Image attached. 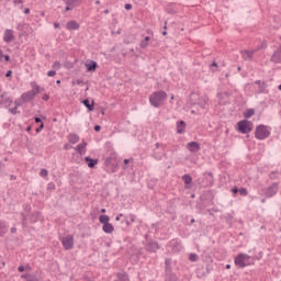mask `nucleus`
I'll list each match as a JSON object with an SVG mask.
<instances>
[{
    "label": "nucleus",
    "mask_w": 281,
    "mask_h": 281,
    "mask_svg": "<svg viewBox=\"0 0 281 281\" xmlns=\"http://www.w3.org/2000/svg\"><path fill=\"white\" fill-rule=\"evenodd\" d=\"M184 131H186V122L180 121L177 124V133H179V135H181Z\"/></svg>",
    "instance_id": "393cba45"
},
{
    "label": "nucleus",
    "mask_w": 281,
    "mask_h": 281,
    "mask_svg": "<svg viewBox=\"0 0 281 281\" xmlns=\"http://www.w3.org/2000/svg\"><path fill=\"white\" fill-rule=\"evenodd\" d=\"M168 100V93L164 90L156 91L149 95V104L155 106V109H159V106H164V102Z\"/></svg>",
    "instance_id": "f257e3e1"
},
{
    "label": "nucleus",
    "mask_w": 281,
    "mask_h": 281,
    "mask_svg": "<svg viewBox=\"0 0 281 281\" xmlns=\"http://www.w3.org/2000/svg\"><path fill=\"white\" fill-rule=\"evenodd\" d=\"M34 98H36V95L32 91H27L21 95V100L24 102H31V100H34Z\"/></svg>",
    "instance_id": "f8f14e48"
},
{
    "label": "nucleus",
    "mask_w": 281,
    "mask_h": 281,
    "mask_svg": "<svg viewBox=\"0 0 281 281\" xmlns=\"http://www.w3.org/2000/svg\"><path fill=\"white\" fill-rule=\"evenodd\" d=\"M11 234H16V227L11 228Z\"/></svg>",
    "instance_id": "13d9d810"
},
{
    "label": "nucleus",
    "mask_w": 281,
    "mask_h": 281,
    "mask_svg": "<svg viewBox=\"0 0 281 281\" xmlns=\"http://www.w3.org/2000/svg\"><path fill=\"white\" fill-rule=\"evenodd\" d=\"M61 244L66 251L74 249V235H67L66 237H63Z\"/></svg>",
    "instance_id": "423d86ee"
},
{
    "label": "nucleus",
    "mask_w": 281,
    "mask_h": 281,
    "mask_svg": "<svg viewBox=\"0 0 281 281\" xmlns=\"http://www.w3.org/2000/svg\"><path fill=\"white\" fill-rule=\"evenodd\" d=\"M66 5H71V8L76 5H80L82 3V0H64Z\"/></svg>",
    "instance_id": "a878e982"
},
{
    "label": "nucleus",
    "mask_w": 281,
    "mask_h": 281,
    "mask_svg": "<svg viewBox=\"0 0 281 281\" xmlns=\"http://www.w3.org/2000/svg\"><path fill=\"white\" fill-rule=\"evenodd\" d=\"M122 216H124V214H119V215L115 217V221H120V218H122Z\"/></svg>",
    "instance_id": "6e6d98bb"
},
{
    "label": "nucleus",
    "mask_w": 281,
    "mask_h": 281,
    "mask_svg": "<svg viewBox=\"0 0 281 281\" xmlns=\"http://www.w3.org/2000/svg\"><path fill=\"white\" fill-rule=\"evenodd\" d=\"M239 194H240L241 196H247V194H248L247 189L240 188V189H239Z\"/></svg>",
    "instance_id": "4c0bfd02"
},
{
    "label": "nucleus",
    "mask_w": 281,
    "mask_h": 281,
    "mask_svg": "<svg viewBox=\"0 0 281 281\" xmlns=\"http://www.w3.org/2000/svg\"><path fill=\"white\" fill-rule=\"evenodd\" d=\"M125 10H133V4L131 3L125 4Z\"/></svg>",
    "instance_id": "49530a36"
},
{
    "label": "nucleus",
    "mask_w": 281,
    "mask_h": 281,
    "mask_svg": "<svg viewBox=\"0 0 281 281\" xmlns=\"http://www.w3.org/2000/svg\"><path fill=\"white\" fill-rule=\"evenodd\" d=\"M80 29V24L76 21H69L67 23V30H79Z\"/></svg>",
    "instance_id": "5701e85b"
},
{
    "label": "nucleus",
    "mask_w": 281,
    "mask_h": 281,
    "mask_svg": "<svg viewBox=\"0 0 281 281\" xmlns=\"http://www.w3.org/2000/svg\"><path fill=\"white\" fill-rule=\"evenodd\" d=\"M237 126H238L239 133L247 134V133H251L254 128V123L245 120V121L238 122Z\"/></svg>",
    "instance_id": "20e7f679"
},
{
    "label": "nucleus",
    "mask_w": 281,
    "mask_h": 281,
    "mask_svg": "<svg viewBox=\"0 0 281 281\" xmlns=\"http://www.w3.org/2000/svg\"><path fill=\"white\" fill-rule=\"evenodd\" d=\"M271 63H281V47L277 49L273 55L271 56Z\"/></svg>",
    "instance_id": "4468645a"
},
{
    "label": "nucleus",
    "mask_w": 281,
    "mask_h": 281,
    "mask_svg": "<svg viewBox=\"0 0 281 281\" xmlns=\"http://www.w3.org/2000/svg\"><path fill=\"white\" fill-rule=\"evenodd\" d=\"M68 142L70 144H78L80 142V136H78L77 134H70L68 136Z\"/></svg>",
    "instance_id": "b1692460"
},
{
    "label": "nucleus",
    "mask_w": 281,
    "mask_h": 281,
    "mask_svg": "<svg viewBox=\"0 0 281 281\" xmlns=\"http://www.w3.org/2000/svg\"><path fill=\"white\" fill-rule=\"evenodd\" d=\"M172 100H175V94H171L170 97V103L172 104Z\"/></svg>",
    "instance_id": "680f3d73"
},
{
    "label": "nucleus",
    "mask_w": 281,
    "mask_h": 281,
    "mask_svg": "<svg viewBox=\"0 0 281 281\" xmlns=\"http://www.w3.org/2000/svg\"><path fill=\"white\" fill-rule=\"evenodd\" d=\"M47 175H49V172L47 171V169H41V171H40V177H47Z\"/></svg>",
    "instance_id": "e433bc0d"
},
{
    "label": "nucleus",
    "mask_w": 281,
    "mask_h": 281,
    "mask_svg": "<svg viewBox=\"0 0 281 281\" xmlns=\"http://www.w3.org/2000/svg\"><path fill=\"white\" fill-rule=\"evenodd\" d=\"M187 148L190 153H199V150H201V145L196 142H190L187 144Z\"/></svg>",
    "instance_id": "1a4fd4ad"
},
{
    "label": "nucleus",
    "mask_w": 281,
    "mask_h": 281,
    "mask_svg": "<svg viewBox=\"0 0 281 281\" xmlns=\"http://www.w3.org/2000/svg\"><path fill=\"white\" fill-rule=\"evenodd\" d=\"M182 181H184V186H190V183H192V177L190 175H184Z\"/></svg>",
    "instance_id": "2f4dec72"
},
{
    "label": "nucleus",
    "mask_w": 281,
    "mask_h": 281,
    "mask_svg": "<svg viewBox=\"0 0 281 281\" xmlns=\"http://www.w3.org/2000/svg\"><path fill=\"white\" fill-rule=\"evenodd\" d=\"M0 60H3V50L0 49Z\"/></svg>",
    "instance_id": "bf43d9fd"
},
{
    "label": "nucleus",
    "mask_w": 281,
    "mask_h": 281,
    "mask_svg": "<svg viewBox=\"0 0 281 281\" xmlns=\"http://www.w3.org/2000/svg\"><path fill=\"white\" fill-rule=\"evenodd\" d=\"M101 214H106V209H101Z\"/></svg>",
    "instance_id": "e2e57ef3"
},
{
    "label": "nucleus",
    "mask_w": 281,
    "mask_h": 281,
    "mask_svg": "<svg viewBox=\"0 0 281 281\" xmlns=\"http://www.w3.org/2000/svg\"><path fill=\"white\" fill-rule=\"evenodd\" d=\"M279 188L280 184L278 182H274L270 187L261 189L259 194H262V196H266V199H271L272 196H276L278 194Z\"/></svg>",
    "instance_id": "7ed1b4c3"
},
{
    "label": "nucleus",
    "mask_w": 281,
    "mask_h": 281,
    "mask_svg": "<svg viewBox=\"0 0 281 281\" xmlns=\"http://www.w3.org/2000/svg\"><path fill=\"white\" fill-rule=\"evenodd\" d=\"M8 234V225H5V222L0 220V238L5 236Z\"/></svg>",
    "instance_id": "6ab92c4d"
},
{
    "label": "nucleus",
    "mask_w": 281,
    "mask_h": 281,
    "mask_svg": "<svg viewBox=\"0 0 281 281\" xmlns=\"http://www.w3.org/2000/svg\"><path fill=\"white\" fill-rule=\"evenodd\" d=\"M47 76H48V78H54V76H56V70H49L47 72Z\"/></svg>",
    "instance_id": "ea45409f"
},
{
    "label": "nucleus",
    "mask_w": 281,
    "mask_h": 281,
    "mask_svg": "<svg viewBox=\"0 0 281 281\" xmlns=\"http://www.w3.org/2000/svg\"><path fill=\"white\" fill-rule=\"evenodd\" d=\"M0 98H5V92H3V90H1V88H0Z\"/></svg>",
    "instance_id": "603ef678"
},
{
    "label": "nucleus",
    "mask_w": 281,
    "mask_h": 281,
    "mask_svg": "<svg viewBox=\"0 0 281 281\" xmlns=\"http://www.w3.org/2000/svg\"><path fill=\"white\" fill-rule=\"evenodd\" d=\"M102 229L105 234H113L115 232V227L111 223L103 224Z\"/></svg>",
    "instance_id": "dca6fc26"
},
{
    "label": "nucleus",
    "mask_w": 281,
    "mask_h": 281,
    "mask_svg": "<svg viewBox=\"0 0 281 281\" xmlns=\"http://www.w3.org/2000/svg\"><path fill=\"white\" fill-rule=\"evenodd\" d=\"M207 102H210V98H207V95H203L200 98L198 104L201 106V109H205V106H207Z\"/></svg>",
    "instance_id": "a211bd4d"
},
{
    "label": "nucleus",
    "mask_w": 281,
    "mask_h": 281,
    "mask_svg": "<svg viewBox=\"0 0 281 281\" xmlns=\"http://www.w3.org/2000/svg\"><path fill=\"white\" fill-rule=\"evenodd\" d=\"M43 128H45V124L41 123V125L36 128V133H41V131H43Z\"/></svg>",
    "instance_id": "79ce46f5"
},
{
    "label": "nucleus",
    "mask_w": 281,
    "mask_h": 281,
    "mask_svg": "<svg viewBox=\"0 0 281 281\" xmlns=\"http://www.w3.org/2000/svg\"><path fill=\"white\" fill-rule=\"evenodd\" d=\"M257 50H241V57L244 60H251Z\"/></svg>",
    "instance_id": "9b49d317"
},
{
    "label": "nucleus",
    "mask_w": 281,
    "mask_h": 281,
    "mask_svg": "<svg viewBox=\"0 0 281 281\" xmlns=\"http://www.w3.org/2000/svg\"><path fill=\"white\" fill-rule=\"evenodd\" d=\"M54 27H60V24L59 23H55Z\"/></svg>",
    "instance_id": "69168bd1"
},
{
    "label": "nucleus",
    "mask_w": 281,
    "mask_h": 281,
    "mask_svg": "<svg viewBox=\"0 0 281 281\" xmlns=\"http://www.w3.org/2000/svg\"><path fill=\"white\" fill-rule=\"evenodd\" d=\"M126 225L130 226L132 222H130L128 220L125 221Z\"/></svg>",
    "instance_id": "338daca9"
},
{
    "label": "nucleus",
    "mask_w": 281,
    "mask_h": 281,
    "mask_svg": "<svg viewBox=\"0 0 281 281\" xmlns=\"http://www.w3.org/2000/svg\"><path fill=\"white\" fill-rule=\"evenodd\" d=\"M2 58L5 60V63L10 61V55H2Z\"/></svg>",
    "instance_id": "c03bdc74"
},
{
    "label": "nucleus",
    "mask_w": 281,
    "mask_h": 281,
    "mask_svg": "<svg viewBox=\"0 0 281 281\" xmlns=\"http://www.w3.org/2000/svg\"><path fill=\"white\" fill-rule=\"evenodd\" d=\"M24 14H30V9H25Z\"/></svg>",
    "instance_id": "0e129e2a"
},
{
    "label": "nucleus",
    "mask_w": 281,
    "mask_h": 281,
    "mask_svg": "<svg viewBox=\"0 0 281 281\" xmlns=\"http://www.w3.org/2000/svg\"><path fill=\"white\" fill-rule=\"evenodd\" d=\"M256 114V110L254 109H249L245 112L244 117H246L247 120H249V117L254 116Z\"/></svg>",
    "instance_id": "473e14b6"
},
{
    "label": "nucleus",
    "mask_w": 281,
    "mask_h": 281,
    "mask_svg": "<svg viewBox=\"0 0 281 281\" xmlns=\"http://www.w3.org/2000/svg\"><path fill=\"white\" fill-rule=\"evenodd\" d=\"M12 76V70H8L5 74V78H10Z\"/></svg>",
    "instance_id": "09e8293b"
},
{
    "label": "nucleus",
    "mask_w": 281,
    "mask_h": 281,
    "mask_svg": "<svg viewBox=\"0 0 281 281\" xmlns=\"http://www.w3.org/2000/svg\"><path fill=\"white\" fill-rule=\"evenodd\" d=\"M18 271H20V273H23V271H25V267L20 266V267L18 268Z\"/></svg>",
    "instance_id": "de8ad7c7"
},
{
    "label": "nucleus",
    "mask_w": 281,
    "mask_h": 281,
    "mask_svg": "<svg viewBox=\"0 0 281 281\" xmlns=\"http://www.w3.org/2000/svg\"><path fill=\"white\" fill-rule=\"evenodd\" d=\"M35 122H36V124H41V122H42L41 117H35Z\"/></svg>",
    "instance_id": "4d7b16f0"
},
{
    "label": "nucleus",
    "mask_w": 281,
    "mask_h": 281,
    "mask_svg": "<svg viewBox=\"0 0 281 281\" xmlns=\"http://www.w3.org/2000/svg\"><path fill=\"white\" fill-rule=\"evenodd\" d=\"M32 90L31 92L36 95L37 93H41V91H45V89H41V86L36 85V82L31 83Z\"/></svg>",
    "instance_id": "412c9836"
},
{
    "label": "nucleus",
    "mask_w": 281,
    "mask_h": 281,
    "mask_svg": "<svg viewBox=\"0 0 281 281\" xmlns=\"http://www.w3.org/2000/svg\"><path fill=\"white\" fill-rule=\"evenodd\" d=\"M170 263V260H166V281H179V278H177V274L172 273V270L168 268V265Z\"/></svg>",
    "instance_id": "0eeeda50"
},
{
    "label": "nucleus",
    "mask_w": 281,
    "mask_h": 281,
    "mask_svg": "<svg viewBox=\"0 0 281 281\" xmlns=\"http://www.w3.org/2000/svg\"><path fill=\"white\" fill-rule=\"evenodd\" d=\"M189 260L191 262H196V260H199V256L196 254H190L189 255Z\"/></svg>",
    "instance_id": "f704fd0d"
},
{
    "label": "nucleus",
    "mask_w": 281,
    "mask_h": 281,
    "mask_svg": "<svg viewBox=\"0 0 281 281\" xmlns=\"http://www.w3.org/2000/svg\"><path fill=\"white\" fill-rule=\"evenodd\" d=\"M1 104L4 106H11L12 105V98L8 97V93L5 92L4 98H1Z\"/></svg>",
    "instance_id": "4be33fe9"
},
{
    "label": "nucleus",
    "mask_w": 281,
    "mask_h": 281,
    "mask_svg": "<svg viewBox=\"0 0 281 281\" xmlns=\"http://www.w3.org/2000/svg\"><path fill=\"white\" fill-rule=\"evenodd\" d=\"M126 218H128L131 223H135L136 216L133 214H130Z\"/></svg>",
    "instance_id": "a19ab883"
},
{
    "label": "nucleus",
    "mask_w": 281,
    "mask_h": 281,
    "mask_svg": "<svg viewBox=\"0 0 281 281\" xmlns=\"http://www.w3.org/2000/svg\"><path fill=\"white\" fill-rule=\"evenodd\" d=\"M149 42H150V36H146L143 41H140V48L146 49V47H148Z\"/></svg>",
    "instance_id": "c85d7f7f"
},
{
    "label": "nucleus",
    "mask_w": 281,
    "mask_h": 281,
    "mask_svg": "<svg viewBox=\"0 0 281 281\" xmlns=\"http://www.w3.org/2000/svg\"><path fill=\"white\" fill-rule=\"evenodd\" d=\"M85 161L88 164V168H95V165L98 164V159H93L91 157H86Z\"/></svg>",
    "instance_id": "aec40b11"
},
{
    "label": "nucleus",
    "mask_w": 281,
    "mask_h": 281,
    "mask_svg": "<svg viewBox=\"0 0 281 281\" xmlns=\"http://www.w3.org/2000/svg\"><path fill=\"white\" fill-rule=\"evenodd\" d=\"M255 85L258 86V93H265V91H267V85L265 82L257 80Z\"/></svg>",
    "instance_id": "f3484780"
},
{
    "label": "nucleus",
    "mask_w": 281,
    "mask_h": 281,
    "mask_svg": "<svg viewBox=\"0 0 281 281\" xmlns=\"http://www.w3.org/2000/svg\"><path fill=\"white\" fill-rule=\"evenodd\" d=\"M147 249L148 251H157V249H159V245H157L155 241H151L148 244Z\"/></svg>",
    "instance_id": "cd10ccee"
},
{
    "label": "nucleus",
    "mask_w": 281,
    "mask_h": 281,
    "mask_svg": "<svg viewBox=\"0 0 281 281\" xmlns=\"http://www.w3.org/2000/svg\"><path fill=\"white\" fill-rule=\"evenodd\" d=\"M42 100H44V102H47V100H49V97L47 94H44Z\"/></svg>",
    "instance_id": "8fccbe9b"
},
{
    "label": "nucleus",
    "mask_w": 281,
    "mask_h": 281,
    "mask_svg": "<svg viewBox=\"0 0 281 281\" xmlns=\"http://www.w3.org/2000/svg\"><path fill=\"white\" fill-rule=\"evenodd\" d=\"M235 265L236 267H239V269H245V267L251 265V257L247 254H238L235 257Z\"/></svg>",
    "instance_id": "f03ea898"
},
{
    "label": "nucleus",
    "mask_w": 281,
    "mask_h": 281,
    "mask_svg": "<svg viewBox=\"0 0 281 281\" xmlns=\"http://www.w3.org/2000/svg\"><path fill=\"white\" fill-rule=\"evenodd\" d=\"M123 164H124L125 166H127V164H131V159H124V160H123Z\"/></svg>",
    "instance_id": "5fc2aeb1"
},
{
    "label": "nucleus",
    "mask_w": 281,
    "mask_h": 281,
    "mask_svg": "<svg viewBox=\"0 0 281 281\" xmlns=\"http://www.w3.org/2000/svg\"><path fill=\"white\" fill-rule=\"evenodd\" d=\"M105 166H112V172H115V168H117V160L115 156L108 157L105 159Z\"/></svg>",
    "instance_id": "9d476101"
},
{
    "label": "nucleus",
    "mask_w": 281,
    "mask_h": 281,
    "mask_svg": "<svg viewBox=\"0 0 281 281\" xmlns=\"http://www.w3.org/2000/svg\"><path fill=\"white\" fill-rule=\"evenodd\" d=\"M14 5H21L23 3V0H13Z\"/></svg>",
    "instance_id": "a18cd8bd"
},
{
    "label": "nucleus",
    "mask_w": 281,
    "mask_h": 281,
    "mask_svg": "<svg viewBox=\"0 0 281 281\" xmlns=\"http://www.w3.org/2000/svg\"><path fill=\"white\" fill-rule=\"evenodd\" d=\"M69 10H71V5L66 7V12H69Z\"/></svg>",
    "instance_id": "052dcab7"
},
{
    "label": "nucleus",
    "mask_w": 281,
    "mask_h": 281,
    "mask_svg": "<svg viewBox=\"0 0 281 281\" xmlns=\"http://www.w3.org/2000/svg\"><path fill=\"white\" fill-rule=\"evenodd\" d=\"M75 150H77V153H79V155H85L87 153V142H83L81 144H79Z\"/></svg>",
    "instance_id": "2eb2a0df"
},
{
    "label": "nucleus",
    "mask_w": 281,
    "mask_h": 281,
    "mask_svg": "<svg viewBox=\"0 0 281 281\" xmlns=\"http://www.w3.org/2000/svg\"><path fill=\"white\" fill-rule=\"evenodd\" d=\"M269 135H271V132H269V130H267V126H265V125L257 126L256 132H255V137L257 139H267V137H269Z\"/></svg>",
    "instance_id": "39448f33"
},
{
    "label": "nucleus",
    "mask_w": 281,
    "mask_h": 281,
    "mask_svg": "<svg viewBox=\"0 0 281 281\" xmlns=\"http://www.w3.org/2000/svg\"><path fill=\"white\" fill-rule=\"evenodd\" d=\"M110 221H111V218L109 217V215H100V217H99V222L102 225L109 224Z\"/></svg>",
    "instance_id": "bb28decb"
},
{
    "label": "nucleus",
    "mask_w": 281,
    "mask_h": 281,
    "mask_svg": "<svg viewBox=\"0 0 281 281\" xmlns=\"http://www.w3.org/2000/svg\"><path fill=\"white\" fill-rule=\"evenodd\" d=\"M82 104H85L87 108H88V111H93V101H92V104L89 103V100L86 99L82 101Z\"/></svg>",
    "instance_id": "72a5a7b5"
},
{
    "label": "nucleus",
    "mask_w": 281,
    "mask_h": 281,
    "mask_svg": "<svg viewBox=\"0 0 281 281\" xmlns=\"http://www.w3.org/2000/svg\"><path fill=\"white\" fill-rule=\"evenodd\" d=\"M85 67L87 71H95V69H98V63H95L94 60H89L85 64Z\"/></svg>",
    "instance_id": "ddd939ff"
},
{
    "label": "nucleus",
    "mask_w": 281,
    "mask_h": 281,
    "mask_svg": "<svg viewBox=\"0 0 281 281\" xmlns=\"http://www.w3.org/2000/svg\"><path fill=\"white\" fill-rule=\"evenodd\" d=\"M48 188H54V184H53V183H49V184H48Z\"/></svg>",
    "instance_id": "774afa93"
},
{
    "label": "nucleus",
    "mask_w": 281,
    "mask_h": 281,
    "mask_svg": "<svg viewBox=\"0 0 281 281\" xmlns=\"http://www.w3.org/2000/svg\"><path fill=\"white\" fill-rule=\"evenodd\" d=\"M14 38H16L14 36V31L13 30H10V29H7L4 31V35H3V41L4 43H12L14 41Z\"/></svg>",
    "instance_id": "6e6552de"
},
{
    "label": "nucleus",
    "mask_w": 281,
    "mask_h": 281,
    "mask_svg": "<svg viewBox=\"0 0 281 281\" xmlns=\"http://www.w3.org/2000/svg\"><path fill=\"white\" fill-rule=\"evenodd\" d=\"M101 128H102V127H101L100 125H95V126H94V131H95L97 133H99V131H101Z\"/></svg>",
    "instance_id": "3c124183"
},
{
    "label": "nucleus",
    "mask_w": 281,
    "mask_h": 281,
    "mask_svg": "<svg viewBox=\"0 0 281 281\" xmlns=\"http://www.w3.org/2000/svg\"><path fill=\"white\" fill-rule=\"evenodd\" d=\"M22 225L23 227L27 226V217L25 216V214H22Z\"/></svg>",
    "instance_id": "58836bf2"
},
{
    "label": "nucleus",
    "mask_w": 281,
    "mask_h": 281,
    "mask_svg": "<svg viewBox=\"0 0 281 281\" xmlns=\"http://www.w3.org/2000/svg\"><path fill=\"white\" fill-rule=\"evenodd\" d=\"M60 67H63V64H60V61H55L52 66V68L55 69L56 71H58Z\"/></svg>",
    "instance_id": "c9c22d12"
},
{
    "label": "nucleus",
    "mask_w": 281,
    "mask_h": 281,
    "mask_svg": "<svg viewBox=\"0 0 281 281\" xmlns=\"http://www.w3.org/2000/svg\"><path fill=\"white\" fill-rule=\"evenodd\" d=\"M217 98L220 100V104H225L227 102V100H225V98H227V92H225V93H217Z\"/></svg>",
    "instance_id": "c756f323"
},
{
    "label": "nucleus",
    "mask_w": 281,
    "mask_h": 281,
    "mask_svg": "<svg viewBox=\"0 0 281 281\" xmlns=\"http://www.w3.org/2000/svg\"><path fill=\"white\" fill-rule=\"evenodd\" d=\"M16 109H19L18 105H15L13 109H9V111L12 113V115H16Z\"/></svg>",
    "instance_id": "37998d69"
},
{
    "label": "nucleus",
    "mask_w": 281,
    "mask_h": 281,
    "mask_svg": "<svg viewBox=\"0 0 281 281\" xmlns=\"http://www.w3.org/2000/svg\"><path fill=\"white\" fill-rule=\"evenodd\" d=\"M117 280H119V281H131V280L128 279V274H126V273H124V272H120V273L117 274Z\"/></svg>",
    "instance_id": "7c9ffc66"
},
{
    "label": "nucleus",
    "mask_w": 281,
    "mask_h": 281,
    "mask_svg": "<svg viewBox=\"0 0 281 281\" xmlns=\"http://www.w3.org/2000/svg\"><path fill=\"white\" fill-rule=\"evenodd\" d=\"M232 192H233V194H238L239 190H238V188H234V189L232 190Z\"/></svg>",
    "instance_id": "864d4df0"
}]
</instances>
